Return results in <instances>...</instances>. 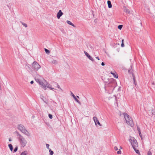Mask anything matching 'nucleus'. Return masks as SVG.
<instances>
[{"instance_id": "nucleus-38", "label": "nucleus", "mask_w": 155, "mask_h": 155, "mask_svg": "<svg viewBox=\"0 0 155 155\" xmlns=\"http://www.w3.org/2000/svg\"><path fill=\"white\" fill-rule=\"evenodd\" d=\"M126 12L127 13H130V11H129V10L128 9L126 10Z\"/></svg>"}, {"instance_id": "nucleus-17", "label": "nucleus", "mask_w": 155, "mask_h": 155, "mask_svg": "<svg viewBox=\"0 0 155 155\" xmlns=\"http://www.w3.org/2000/svg\"><path fill=\"white\" fill-rule=\"evenodd\" d=\"M133 148L134 149V150H135V152L136 153H137V154L139 153L140 152H139V150H137L136 148V147Z\"/></svg>"}, {"instance_id": "nucleus-47", "label": "nucleus", "mask_w": 155, "mask_h": 155, "mask_svg": "<svg viewBox=\"0 0 155 155\" xmlns=\"http://www.w3.org/2000/svg\"><path fill=\"white\" fill-rule=\"evenodd\" d=\"M152 84H154V83L153 82L152 83Z\"/></svg>"}, {"instance_id": "nucleus-32", "label": "nucleus", "mask_w": 155, "mask_h": 155, "mask_svg": "<svg viewBox=\"0 0 155 155\" xmlns=\"http://www.w3.org/2000/svg\"><path fill=\"white\" fill-rule=\"evenodd\" d=\"M139 136H140V137H141V139H142V134H141V132H139Z\"/></svg>"}, {"instance_id": "nucleus-7", "label": "nucleus", "mask_w": 155, "mask_h": 155, "mask_svg": "<svg viewBox=\"0 0 155 155\" xmlns=\"http://www.w3.org/2000/svg\"><path fill=\"white\" fill-rule=\"evenodd\" d=\"M93 119L96 125H97V124H98L99 126H100L101 125L100 124L97 118L96 117H93Z\"/></svg>"}, {"instance_id": "nucleus-36", "label": "nucleus", "mask_w": 155, "mask_h": 155, "mask_svg": "<svg viewBox=\"0 0 155 155\" xmlns=\"http://www.w3.org/2000/svg\"><path fill=\"white\" fill-rule=\"evenodd\" d=\"M114 149L115 150H118V148L117 147H115Z\"/></svg>"}, {"instance_id": "nucleus-41", "label": "nucleus", "mask_w": 155, "mask_h": 155, "mask_svg": "<svg viewBox=\"0 0 155 155\" xmlns=\"http://www.w3.org/2000/svg\"><path fill=\"white\" fill-rule=\"evenodd\" d=\"M49 88L50 89V90H53L54 89V88L51 87V88Z\"/></svg>"}, {"instance_id": "nucleus-3", "label": "nucleus", "mask_w": 155, "mask_h": 155, "mask_svg": "<svg viewBox=\"0 0 155 155\" xmlns=\"http://www.w3.org/2000/svg\"><path fill=\"white\" fill-rule=\"evenodd\" d=\"M124 115L127 124L131 127L134 126V124L131 117L126 113H124Z\"/></svg>"}, {"instance_id": "nucleus-34", "label": "nucleus", "mask_w": 155, "mask_h": 155, "mask_svg": "<svg viewBox=\"0 0 155 155\" xmlns=\"http://www.w3.org/2000/svg\"><path fill=\"white\" fill-rule=\"evenodd\" d=\"M121 151L120 150H119V151L117 152V153L118 154H121Z\"/></svg>"}, {"instance_id": "nucleus-12", "label": "nucleus", "mask_w": 155, "mask_h": 155, "mask_svg": "<svg viewBox=\"0 0 155 155\" xmlns=\"http://www.w3.org/2000/svg\"><path fill=\"white\" fill-rule=\"evenodd\" d=\"M67 23L70 25H71L72 26H73V27L75 28L76 27V26L74 25V24H73L70 21L67 20L66 21Z\"/></svg>"}, {"instance_id": "nucleus-42", "label": "nucleus", "mask_w": 155, "mask_h": 155, "mask_svg": "<svg viewBox=\"0 0 155 155\" xmlns=\"http://www.w3.org/2000/svg\"><path fill=\"white\" fill-rule=\"evenodd\" d=\"M34 83V81H32L30 82V83L31 84H33Z\"/></svg>"}, {"instance_id": "nucleus-37", "label": "nucleus", "mask_w": 155, "mask_h": 155, "mask_svg": "<svg viewBox=\"0 0 155 155\" xmlns=\"http://www.w3.org/2000/svg\"><path fill=\"white\" fill-rule=\"evenodd\" d=\"M121 47H124V43H121Z\"/></svg>"}, {"instance_id": "nucleus-27", "label": "nucleus", "mask_w": 155, "mask_h": 155, "mask_svg": "<svg viewBox=\"0 0 155 155\" xmlns=\"http://www.w3.org/2000/svg\"><path fill=\"white\" fill-rule=\"evenodd\" d=\"M18 149V146H16L14 150V152H16L17 151Z\"/></svg>"}, {"instance_id": "nucleus-11", "label": "nucleus", "mask_w": 155, "mask_h": 155, "mask_svg": "<svg viewBox=\"0 0 155 155\" xmlns=\"http://www.w3.org/2000/svg\"><path fill=\"white\" fill-rule=\"evenodd\" d=\"M39 84L41 85V87L42 88H43L45 90H46V86L43 82L41 81V83H39Z\"/></svg>"}, {"instance_id": "nucleus-25", "label": "nucleus", "mask_w": 155, "mask_h": 155, "mask_svg": "<svg viewBox=\"0 0 155 155\" xmlns=\"http://www.w3.org/2000/svg\"><path fill=\"white\" fill-rule=\"evenodd\" d=\"M45 50L46 53H47V54L49 53L50 51L49 50H48V49H47L46 48H45Z\"/></svg>"}, {"instance_id": "nucleus-43", "label": "nucleus", "mask_w": 155, "mask_h": 155, "mask_svg": "<svg viewBox=\"0 0 155 155\" xmlns=\"http://www.w3.org/2000/svg\"><path fill=\"white\" fill-rule=\"evenodd\" d=\"M96 58L98 60H100V59H99V57H96Z\"/></svg>"}, {"instance_id": "nucleus-26", "label": "nucleus", "mask_w": 155, "mask_h": 155, "mask_svg": "<svg viewBox=\"0 0 155 155\" xmlns=\"http://www.w3.org/2000/svg\"><path fill=\"white\" fill-rule=\"evenodd\" d=\"M49 151L50 152V155H53L54 153L53 151H52L51 149H50Z\"/></svg>"}, {"instance_id": "nucleus-9", "label": "nucleus", "mask_w": 155, "mask_h": 155, "mask_svg": "<svg viewBox=\"0 0 155 155\" xmlns=\"http://www.w3.org/2000/svg\"><path fill=\"white\" fill-rule=\"evenodd\" d=\"M84 52L85 55L90 60L92 61H94V59L92 57H91L87 52L86 51H84Z\"/></svg>"}, {"instance_id": "nucleus-44", "label": "nucleus", "mask_w": 155, "mask_h": 155, "mask_svg": "<svg viewBox=\"0 0 155 155\" xmlns=\"http://www.w3.org/2000/svg\"><path fill=\"white\" fill-rule=\"evenodd\" d=\"M9 141H12V140H11V138H10L9 139Z\"/></svg>"}, {"instance_id": "nucleus-29", "label": "nucleus", "mask_w": 155, "mask_h": 155, "mask_svg": "<svg viewBox=\"0 0 155 155\" xmlns=\"http://www.w3.org/2000/svg\"><path fill=\"white\" fill-rule=\"evenodd\" d=\"M48 117L50 119H52V115L51 114H48Z\"/></svg>"}, {"instance_id": "nucleus-8", "label": "nucleus", "mask_w": 155, "mask_h": 155, "mask_svg": "<svg viewBox=\"0 0 155 155\" xmlns=\"http://www.w3.org/2000/svg\"><path fill=\"white\" fill-rule=\"evenodd\" d=\"M63 13L61 10H60L57 14V17L58 19H59L60 17L63 15Z\"/></svg>"}, {"instance_id": "nucleus-22", "label": "nucleus", "mask_w": 155, "mask_h": 155, "mask_svg": "<svg viewBox=\"0 0 155 155\" xmlns=\"http://www.w3.org/2000/svg\"><path fill=\"white\" fill-rule=\"evenodd\" d=\"M54 83H55V84H56L57 85V87L59 89H61V91H62V90L61 89V87H60L59 85L58 84V83H57L56 82H54Z\"/></svg>"}, {"instance_id": "nucleus-30", "label": "nucleus", "mask_w": 155, "mask_h": 155, "mask_svg": "<svg viewBox=\"0 0 155 155\" xmlns=\"http://www.w3.org/2000/svg\"><path fill=\"white\" fill-rule=\"evenodd\" d=\"M147 155H152V153L151 152L149 151L147 153Z\"/></svg>"}, {"instance_id": "nucleus-14", "label": "nucleus", "mask_w": 155, "mask_h": 155, "mask_svg": "<svg viewBox=\"0 0 155 155\" xmlns=\"http://www.w3.org/2000/svg\"><path fill=\"white\" fill-rule=\"evenodd\" d=\"M8 146L10 148V150L12 152L13 151V146H12V144H9L8 145Z\"/></svg>"}, {"instance_id": "nucleus-13", "label": "nucleus", "mask_w": 155, "mask_h": 155, "mask_svg": "<svg viewBox=\"0 0 155 155\" xmlns=\"http://www.w3.org/2000/svg\"><path fill=\"white\" fill-rule=\"evenodd\" d=\"M107 4L108 5V7L109 8H110L112 7V4L111 3V2L109 1L108 0L107 1Z\"/></svg>"}, {"instance_id": "nucleus-45", "label": "nucleus", "mask_w": 155, "mask_h": 155, "mask_svg": "<svg viewBox=\"0 0 155 155\" xmlns=\"http://www.w3.org/2000/svg\"><path fill=\"white\" fill-rule=\"evenodd\" d=\"M124 39H122V43H124Z\"/></svg>"}, {"instance_id": "nucleus-6", "label": "nucleus", "mask_w": 155, "mask_h": 155, "mask_svg": "<svg viewBox=\"0 0 155 155\" xmlns=\"http://www.w3.org/2000/svg\"><path fill=\"white\" fill-rule=\"evenodd\" d=\"M130 141L131 143V145L133 148L137 147L138 144L137 141L134 137H131L130 139Z\"/></svg>"}, {"instance_id": "nucleus-46", "label": "nucleus", "mask_w": 155, "mask_h": 155, "mask_svg": "<svg viewBox=\"0 0 155 155\" xmlns=\"http://www.w3.org/2000/svg\"><path fill=\"white\" fill-rule=\"evenodd\" d=\"M77 97L78 98H79V97L78 96H77Z\"/></svg>"}, {"instance_id": "nucleus-24", "label": "nucleus", "mask_w": 155, "mask_h": 155, "mask_svg": "<svg viewBox=\"0 0 155 155\" xmlns=\"http://www.w3.org/2000/svg\"><path fill=\"white\" fill-rule=\"evenodd\" d=\"M123 27V25H120L118 26V28L120 30H121Z\"/></svg>"}, {"instance_id": "nucleus-20", "label": "nucleus", "mask_w": 155, "mask_h": 155, "mask_svg": "<svg viewBox=\"0 0 155 155\" xmlns=\"http://www.w3.org/2000/svg\"><path fill=\"white\" fill-rule=\"evenodd\" d=\"M151 113L152 115H155V109H152L151 110Z\"/></svg>"}, {"instance_id": "nucleus-40", "label": "nucleus", "mask_w": 155, "mask_h": 155, "mask_svg": "<svg viewBox=\"0 0 155 155\" xmlns=\"http://www.w3.org/2000/svg\"><path fill=\"white\" fill-rule=\"evenodd\" d=\"M101 64L102 66H103L105 64L104 62H102Z\"/></svg>"}, {"instance_id": "nucleus-19", "label": "nucleus", "mask_w": 155, "mask_h": 155, "mask_svg": "<svg viewBox=\"0 0 155 155\" xmlns=\"http://www.w3.org/2000/svg\"><path fill=\"white\" fill-rule=\"evenodd\" d=\"M35 80L39 84V83H41V81H40V80L38 79V78H35Z\"/></svg>"}, {"instance_id": "nucleus-4", "label": "nucleus", "mask_w": 155, "mask_h": 155, "mask_svg": "<svg viewBox=\"0 0 155 155\" xmlns=\"http://www.w3.org/2000/svg\"><path fill=\"white\" fill-rule=\"evenodd\" d=\"M18 128L19 130H20L22 133H23L25 135L28 136H30V133L28 130H26L23 125L21 124H19L18 125Z\"/></svg>"}, {"instance_id": "nucleus-18", "label": "nucleus", "mask_w": 155, "mask_h": 155, "mask_svg": "<svg viewBox=\"0 0 155 155\" xmlns=\"http://www.w3.org/2000/svg\"><path fill=\"white\" fill-rule=\"evenodd\" d=\"M46 86L48 88H51V85L50 84H49L48 83H47L46 84Z\"/></svg>"}, {"instance_id": "nucleus-23", "label": "nucleus", "mask_w": 155, "mask_h": 155, "mask_svg": "<svg viewBox=\"0 0 155 155\" xmlns=\"http://www.w3.org/2000/svg\"><path fill=\"white\" fill-rule=\"evenodd\" d=\"M52 63L54 64H57V61L55 60H53L52 61Z\"/></svg>"}, {"instance_id": "nucleus-35", "label": "nucleus", "mask_w": 155, "mask_h": 155, "mask_svg": "<svg viewBox=\"0 0 155 155\" xmlns=\"http://www.w3.org/2000/svg\"><path fill=\"white\" fill-rule=\"evenodd\" d=\"M128 72L130 74H131L132 73V71L131 69H129L128 71Z\"/></svg>"}, {"instance_id": "nucleus-15", "label": "nucleus", "mask_w": 155, "mask_h": 155, "mask_svg": "<svg viewBox=\"0 0 155 155\" xmlns=\"http://www.w3.org/2000/svg\"><path fill=\"white\" fill-rule=\"evenodd\" d=\"M133 78L134 82L135 85L136 86L137 85V83L136 82V79L135 78V76L134 75H133Z\"/></svg>"}, {"instance_id": "nucleus-10", "label": "nucleus", "mask_w": 155, "mask_h": 155, "mask_svg": "<svg viewBox=\"0 0 155 155\" xmlns=\"http://www.w3.org/2000/svg\"><path fill=\"white\" fill-rule=\"evenodd\" d=\"M110 74H111L113 75L114 77V78H118V74L116 73V72L115 71H114L113 72L111 71L110 72Z\"/></svg>"}, {"instance_id": "nucleus-21", "label": "nucleus", "mask_w": 155, "mask_h": 155, "mask_svg": "<svg viewBox=\"0 0 155 155\" xmlns=\"http://www.w3.org/2000/svg\"><path fill=\"white\" fill-rule=\"evenodd\" d=\"M20 22L22 24L24 25L25 28H26L28 26H27V25L25 23H24L23 22H22L21 21H20Z\"/></svg>"}, {"instance_id": "nucleus-1", "label": "nucleus", "mask_w": 155, "mask_h": 155, "mask_svg": "<svg viewBox=\"0 0 155 155\" xmlns=\"http://www.w3.org/2000/svg\"><path fill=\"white\" fill-rule=\"evenodd\" d=\"M108 81L107 82V84H106L105 86V89H107V88L110 87V89H112L113 90L115 88L116 86V82L115 80L113 78H110L108 79Z\"/></svg>"}, {"instance_id": "nucleus-48", "label": "nucleus", "mask_w": 155, "mask_h": 155, "mask_svg": "<svg viewBox=\"0 0 155 155\" xmlns=\"http://www.w3.org/2000/svg\"><path fill=\"white\" fill-rule=\"evenodd\" d=\"M138 155H141L140 153H138Z\"/></svg>"}, {"instance_id": "nucleus-5", "label": "nucleus", "mask_w": 155, "mask_h": 155, "mask_svg": "<svg viewBox=\"0 0 155 155\" xmlns=\"http://www.w3.org/2000/svg\"><path fill=\"white\" fill-rule=\"evenodd\" d=\"M41 66L37 62L35 61L31 64V68L34 71H37L41 68Z\"/></svg>"}, {"instance_id": "nucleus-16", "label": "nucleus", "mask_w": 155, "mask_h": 155, "mask_svg": "<svg viewBox=\"0 0 155 155\" xmlns=\"http://www.w3.org/2000/svg\"><path fill=\"white\" fill-rule=\"evenodd\" d=\"M74 99L79 104H81V103L77 99V98H76V97L75 96V97H74Z\"/></svg>"}, {"instance_id": "nucleus-33", "label": "nucleus", "mask_w": 155, "mask_h": 155, "mask_svg": "<svg viewBox=\"0 0 155 155\" xmlns=\"http://www.w3.org/2000/svg\"><path fill=\"white\" fill-rule=\"evenodd\" d=\"M71 95L73 97V98L74 97H75V96L74 95L73 93L72 92H71Z\"/></svg>"}, {"instance_id": "nucleus-31", "label": "nucleus", "mask_w": 155, "mask_h": 155, "mask_svg": "<svg viewBox=\"0 0 155 155\" xmlns=\"http://www.w3.org/2000/svg\"><path fill=\"white\" fill-rule=\"evenodd\" d=\"M137 130L138 131V132H141L140 129L139 127H137Z\"/></svg>"}, {"instance_id": "nucleus-2", "label": "nucleus", "mask_w": 155, "mask_h": 155, "mask_svg": "<svg viewBox=\"0 0 155 155\" xmlns=\"http://www.w3.org/2000/svg\"><path fill=\"white\" fill-rule=\"evenodd\" d=\"M16 133L17 134L18 140L21 146L22 147H25L27 143V140L22 136L18 133V132H17Z\"/></svg>"}, {"instance_id": "nucleus-28", "label": "nucleus", "mask_w": 155, "mask_h": 155, "mask_svg": "<svg viewBox=\"0 0 155 155\" xmlns=\"http://www.w3.org/2000/svg\"><path fill=\"white\" fill-rule=\"evenodd\" d=\"M26 151H24L21 153V155H26Z\"/></svg>"}, {"instance_id": "nucleus-39", "label": "nucleus", "mask_w": 155, "mask_h": 155, "mask_svg": "<svg viewBox=\"0 0 155 155\" xmlns=\"http://www.w3.org/2000/svg\"><path fill=\"white\" fill-rule=\"evenodd\" d=\"M46 146L48 148L49 147V145L48 144H46Z\"/></svg>"}]
</instances>
